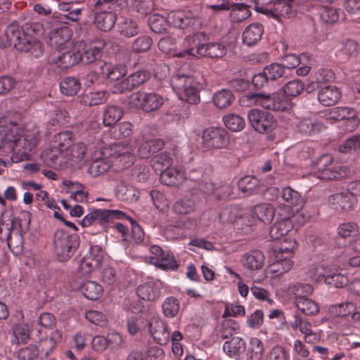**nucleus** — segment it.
<instances>
[{"mask_svg": "<svg viewBox=\"0 0 360 360\" xmlns=\"http://www.w3.org/2000/svg\"><path fill=\"white\" fill-rule=\"evenodd\" d=\"M152 44V39L148 35L143 34L133 41L131 49L136 53L146 52L150 49Z\"/></svg>", "mask_w": 360, "mask_h": 360, "instance_id": "338daca9", "label": "nucleus"}, {"mask_svg": "<svg viewBox=\"0 0 360 360\" xmlns=\"http://www.w3.org/2000/svg\"><path fill=\"white\" fill-rule=\"evenodd\" d=\"M225 126L233 131H239L245 126V120L238 115L229 114L224 117Z\"/></svg>", "mask_w": 360, "mask_h": 360, "instance_id": "052dcab7", "label": "nucleus"}, {"mask_svg": "<svg viewBox=\"0 0 360 360\" xmlns=\"http://www.w3.org/2000/svg\"><path fill=\"white\" fill-rule=\"evenodd\" d=\"M122 115L123 110L120 107L108 106L103 113V123L108 127L112 126L122 118Z\"/></svg>", "mask_w": 360, "mask_h": 360, "instance_id": "8fccbe9b", "label": "nucleus"}, {"mask_svg": "<svg viewBox=\"0 0 360 360\" xmlns=\"http://www.w3.org/2000/svg\"><path fill=\"white\" fill-rule=\"evenodd\" d=\"M116 22V16L112 12H99L96 13L94 22L96 27L104 32L110 30Z\"/></svg>", "mask_w": 360, "mask_h": 360, "instance_id": "ea45409f", "label": "nucleus"}, {"mask_svg": "<svg viewBox=\"0 0 360 360\" xmlns=\"http://www.w3.org/2000/svg\"><path fill=\"white\" fill-rule=\"evenodd\" d=\"M71 38V31L67 27L51 30L48 35L47 42L50 46L56 47V50H64L68 47Z\"/></svg>", "mask_w": 360, "mask_h": 360, "instance_id": "412c9836", "label": "nucleus"}, {"mask_svg": "<svg viewBox=\"0 0 360 360\" xmlns=\"http://www.w3.org/2000/svg\"><path fill=\"white\" fill-rule=\"evenodd\" d=\"M207 37L203 32L192 35V44L196 56L220 58L226 55V47L220 42L206 43Z\"/></svg>", "mask_w": 360, "mask_h": 360, "instance_id": "6e6552de", "label": "nucleus"}, {"mask_svg": "<svg viewBox=\"0 0 360 360\" xmlns=\"http://www.w3.org/2000/svg\"><path fill=\"white\" fill-rule=\"evenodd\" d=\"M139 141H142L138 148V155L142 158H148L154 153L160 150L164 147L165 143L162 139H155L146 140L144 134H141Z\"/></svg>", "mask_w": 360, "mask_h": 360, "instance_id": "393cba45", "label": "nucleus"}, {"mask_svg": "<svg viewBox=\"0 0 360 360\" xmlns=\"http://www.w3.org/2000/svg\"><path fill=\"white\" fill-rule=\"evenodd\" d=\"M229 11H230L229 15L231 20L235 22L245 20L251 15L249 7L244 4H235L231 2Z\"/></svg>", "mask_w": 360, "mask_h": 360, "instance_id": "79ce46f5", "label": "nucleus"}, {"mask_svg": "<svg viewBox=\"0 0 360 360\" xmlns=\"http://www.w3.org/2000/svg\"><path fill=\"white\" fill-rule=\"evenodd\" d=\"M294 241H290L289 246H285L284 244L281 245L276 255V260L269 266V271L271 274L278 276L292 269L293 262L291 258L294 255Z\"/></svg>", "mask_w": 360, "mask_h": 360, "instance_id": "9d476101", "label": "nucleus"}, {"mask_svg": "<svg viewBox=\"0 0 360 360\" xmlns=\"http://www.w3.org/2000/svg\"><path fill=\"white\" fill-rule=\"evenodd\" d=\"M67 50H55L47 57V63L53 65L60 70H65L76 65L79 59V54L75 47L66 48Z\"/></svg>", "mask_w": 360, "mask_h": 360, "instance_id": "f8f14e48", "label": "nucleus"}, {"mask_svg": "<svg viewBox=\"0 0 360 360\" xmlns=\"http://www.w3.org/2000/svg\"><path fill=\"white\" fill-rule=\"evenodd\" d=\"M251 214L252 217H255L258 220L265 224H269L274 218L275 208L270 203H259L252 208Z\"/></svg>", "mask_w": 360, "mask_h": 360, "instance_id": "7c9ffc66", "label": "nucleus"}, {"mask_svg": "<svg viewBox=\"0 0 360 360\" xmlns=\"http://www.w3.org/2000/svg\"><path fill=\"white\" fill-rule=\"evenodd\" d=\"M173 163V158L167 152H162L155 155L153 159V167L161 172L169 168Z\"/></svg>", "mask_w": 360, "mask_h": 360, "instance_id": "bf43d9fd", "label": "nucleus"}, {"mask_svg": "<svg viewBox=\"0 0 360 360\" xmlns=\"http://www.w3.org/2000/svg\"><path fill=\"white\" fill-rule=\"evenodd\" d=\"M325 116L328 120L340 121L354 118L355 112L348 107H336L328 110L326 112Z\"/></svg>", "mask_w": 360, "mask_h": 360, "instance_id": "c03bdc74", "label": "nucleus"}, {"mask_svg": "<svg viewBox=\"0 0 360 360\" xmlns=\"http://www.w3.org/2000/svg\"><path fill=\"white\" fill-rule=\"evenodd\" d=\"M104 155L109 159L112 166L117 169L130 167L134 162L135 156L131 147L127 143H115L105 149Z\"/></svg>", "mask_w": 360, "mask_h": 360, "instance_id": "39448f33", "label": "nucleus"}, {"mask_svg": "<svg viewBox=\"0 0 360 360\" xmlns=\"http://www.w3.org/2000/svg\"><path fill=\"white\" fill-rule=\"evenodd\" d=\"M73 143V134L70 131H62L54 136L53 145L63 153Z\"/></svg>", "mask_w": 360, "mask_h": 360, "instance_id": "49530a36", "label": "nucleus"}, {"mask_svg": "<svg viewBox=\"0 0 360 360\" xmlns=\"http://www.w3.org/2000/svg\"><path fill=\"white\" fill-rule=\"evenodd\" d=\"M109 94L105 91H94L83 96L82 102L86 105H97L105 102Z\"/></svg>", "mask_w": 360, "mask_h": 360, "instance_id": "864d4df0", "label": "nucleus"}, {"mask_svg": "<svg viewBox=\"0 0 360 360\" xmlns=\"http://www.w3.org/2000/svg\"><path fill=\"white\" fill-rule=\"evenodd\" d=\"M264 255L258 250L252 251L243 255V266L249 271H254L261 269L264 264Z\"/></svg>", "mask_w": 360, "mask_h": 360, "instance_id": "c756f323", "label": "nucleus"}, {"mask_svg": "<svg viewBox=\"0 0 360 360\" xmlns=\"http://www.w3.org/2000/svg\"><path fill=\"white\" fill-rule=\"evenodd\" d=\"M168 24L167 18L160 14H153L149 18L150 29L155 33L160 34L166 31Z\"/></svg>", "mask_w": 360, "mask_h": 360, "instance_id": "69168bd1", "label": "nucleus"}, {"mask_svg": "<svg viewBox=\"0 0 360 360\" xmlns=\"http://www.w3.org/2000/svg\"><path fill=\"white\" fill-rule=\"evenodd\" d=\"M308 60V56L305 54L299 56L295 54H288L282 58L281 65L284 66V69H292L302 64V65L297 69L296 73L300 76H305L310 70V67L307 63Z\"/></svg>", "mask_w": 360, "mask_h": 360, "instance_id": "4be33fe9", "label": "nucleus"}, {"mask_svg": "<svg viewBox=\"0 0 360 360\" xmlns=\"http://www.w3.org/2000/svg\"><path fill=\"white\" fill-rule=\"evenodd\" d=\"M164 103L165 98L153 92L137 91L133 93L129 98L130 105L147 112L160 109Z\"/></svg>", "mask_w": 360, "mask_h": 360, "instance_id": "1a4fd4ad", "label": "nucleus"}, {"mask_svg": "<svg viewBox=\"0 0 360 360\" xmlns=\"http://www.w3.org/2000/svg\"><path fill=\"white\" fill-rule=\"evenodd\" d=\"M300 133L304 135H314L326 129L325 124L317 119L304 118L297 125Z\"/></svg>", "mask_w": 360, "mask_h": 360, "instance_id": "f704fd0d", "label": "nucleus"}, {"mask_svg": "<svg viewBox=\"0 0 360 360\" xmlns=\"http://www.w3.org/2000/svg\"><path fill=\"white\" fill-rule=\"evenodd\" d=\"M185 179L184 169L177 167L163 170L160 176V182L169 186H179Z\"/></svg>", "mask_w": 360, "mask_h": 360, "instance_id": "a878e982", "label": "nucleus"}, {"mask_svg": "<svg viewBox=\"0 0 360 360\" xmlns=\"http://www.w3.org/2000/svg\"><path fill=\"white\" fill-rule=\"evenodd\" d=\"M223 349L230 357L238 359L240 354L245 351V343L242 338L234 337L225 342Z\"/></svg>", "mask_w": 360, "mask_h": 360, "instance_id": "4c0bfd02", "label": "nucleus"}, {"mask_svg": "<svg viewBox=\"0 0 360 360\" xmlns=\"http://www.w3.org/2000/svg\"><path fill=\"white\" fill-rule=\"evenodd\" d=\"M86 151V146L82 143H72L68 150L64 153L65 163L70 161L77 163L84 158Z\"/></svg>", "mask_w": 360, "mask_h": 360, "instance_id": "37998d69", "label": "nucleus"}, {"mask_svg": "<svg viewBox=\"0 0 360 360\" xmlns=\"http://www.w3.org/2000/svg\"><path fill=\"white\" fill-rule=\"evenodd\" d=\"M147 327L153 339L160 345H165L169 340L167 324L158 316H152L147 321Z\"/></svg>", "mask_w": 360, "mask_h": 360, "instance_id": "f3484780", "label": "nucleus"}, {"mask_svg": "<svg viewBox=\"0 0 360 360\" xmlns=\"http://www.w3.org/2000/svg\"><path fill=\"white\" fill-rule=\"evenodd\" d=\"M293 0H276L274 2L271 17L281 20V18H290L296 15Z\"/></svg>", "mask_w": 360, "mask_h": 360, "instance_id": "b1692460", "label": "nucleus"}, {"mask_svg": "<svg viewBox=\"0 0 360 360\" xmlns=\"http://www.w3.org/2000/svg\"><path fill=\"white\" fill-rule=\"evenodd\" d=\"M116 196L122 201L134 202L139 198V191L131 185L120 183L115 191Z\"/></svg>", "mask_w": 360, "mask_h": 360, "instance_id": "e433bc0d", "label": "nucleus"}, {"mask_svg": "<svg viewBox=\"0 0 360 360\" xmlns=\"http://www.w3.org/2000/svg\"><path fill=\"white\" fill-rule=\"evenodd\" d=\"M248 118L250 125L259 133L270 131L275 123L274 117L271 114L257 109L250 111Z\"/></svg>", "mask_w": 360, "mask_h": 360, "instance_id": "2eb2a0df", "label": "nucleus"}, {"mask_svg": "<svg viewBox=\"0 0 360 360\" xmlns=\"http://www.w3.org/2000/svg\"><path fill=\"white\" fill-rule=\"evenodd\" d=\"M98 74L102 75L110 81L117 82L121 79L127 73L124 66L114 65L108 63H100Z\"/></svg>", "mask_w": 360, "mask_h": 360, "instance_id": "bb28decb", "label": "nucleus"}, {"mask_svg": "<svg viewBox=\"0 0 360 360\" xmlns=\"http://www.w3.org/2000/svg\"><path fill=\"white\" fill-rule=\"evenodd\" d=\"M5 34L8 41L13 43L15 46H18L22 43L23 34L20 28L19 25L13 22L11 23L5 30Z\"/></svg>", "mask_w": 360, "mask_h": 360, "instance_id": "13d9d810", "label": "nucleus"}, {"mask_svg": "<svg viewBox=\"0 0 360 360\" xmlns=\"http://www.w3.org/2000/svg\"><path fill=\"white\" fill-rule=\"evenodd\" d=\"M58 9L62 11H68L67 14H60L61 18L63 17L72 22H75L79 19L81 15L82 9L73 8V1H61L58 3Z\"/></svg>", "mask_w": 360, "mask_h": 360, "instance_id": "5fc2aeb1", "label": "nucleus"}, {"mask_svg": "<svg viewBox=\"0 0 360 360\" xmlns=\"http://www.w3.org/2000/svg\"><path fill=\"white\" fill-rule=\"evenodd\" d=\"M233 98L234 97L230 91L222 89L215 93L212 99L216 107L219 109H223L231 105Z\"/></svg>", "mask_w": 360, "mask_h": 360, "instance_id": "6e6d98bb", "label": "nucleus"}, {"mask_svg": "<svg viewBox=\"0 0 360 360\" xmlns=\"http://www.w3.org/2000/svg\"><path fill=\"white\" fill-rule=\"evenodd\" d=\"M79 244L77 235L58 229L54 234L53 248L58 259L64 262L70 259Z\"/></svg>", "mask_w": 360, "mask_h": 360, "instance_id": "20e7f679", "label": "nucleus"}, {"mask_svg": "<svg viewBox=\"0 0 360 360\" xmlns=\"http://www.w3.org/2000/svg\"><path fill=\"white\" fill-rule=\"evenodd\" d=\"M288 292L294 295V300H297L298 298L308 297L313 293L314 288L309 283H297L289 285Z\"/></svg>", "mask_w": 360, "mask_h": 360, "instance_id": "de8ad7c7", "label": "nucleus"}, {"mask_svg": "<svg viewBox=\"0 0 360 360\" xmlns=\"http://www.w3.org/2000/svg\"><path fill=\"white\" fill-rule=\"evenodd\" d=\"M105 46L102 41H96L86 45L82 55H79V59L86 64L94 63L102 56V51Z\"/></svg>", "mask_w": 360, "mask_h": 360, "instance_id": "cd10ccee", "label": "nucleus"}, {"mask_svg": "<svg viewBox=\"0 0 360 360\" xmlns=\"http://www.w3.org/2000/svg\"><path fill=\"white\" fill-rule=\"evenodd\" d=\"M280 198L283 200L278 206V215L282 219H289L298 213L304 204V198L290 186L282 188Z\"/></svg>", "mask_w": 360, "mask_h": 360, "instance_id": "7ed1b4c3", "label": "nucleus"}, {"mask_svg": "<svg viewBox=\"0 0 360 360\" xmlns=\"http://www.w3.org/2000/svg\"><path fill=\"white\" fill-rule=\"evenodd\" d=\"M331 267L330 266L320 263L313 264L309 266L306 274L309 279L313 282H326V279L328 278Z\"/></svg>", "mask_w": 360, "mask_h": 360, "instance_id": "c9c22d12", "label": "nucleus"}, {"mask_svg": "<svg viewBox=\"0 0 360 360\" xmlns=\"http://www.w3.org/2000/svg\"><path fill=\"white\" fill-rule=\"evenodd\" d=\"M1 147L12 151L13 162L27 160L40 141V131L36 126L20 129L15 122H11L0 130Z\"/></svg>", "mask_w": 360, "mask_h": 360, "instance_id": "f257e3e1", "label": "nucleus"}, {"mask_svg": "<svg viewBox=\"0 0 360 360\" xmlns=\"http://www.w3.org/2000/svg\"><path fill=\"white\" fill-rule=\"evenodd\" d=\"M248 105H258L267 110L283 111L288 108V100L281 98L278 94H248L243 97Z\"/></svg>", "mask_w": 360, "mask_h": 360, "instance_id": "0eeeda50", "label": "nucleus"}, {"mask_svg": "<svg viewBox=\"0 0 360 360\" xmlns=\"http://www.w3.org/2000/svg\"><path fill=\"white\" fill-rule=\"evenodd\" d=\"M290 325L294 330H299L303 335L304 340L307 343H315L320 340V335L314 331L311 322L298 314H294L293 321Z\"/></svg>", "mask_w": 360, "mask_h": 360, "instance_id": "dca6fc26", "label": "nucleus"}, {"mask_svg": "<svg viewBox=\"0 0 360 360\" xmlns=\"http://www.w3.org/2000/svg\"><path fill=\"white\" fill-rule=\"evenodd\" d=\"M110 162L105 158L97 159L93 161L88 168V172L92 176H98L106 172L110 167Z\"/></svg>", "mask_w": 360, "mask_h": 360, "instance_id": "680f3d73", "label": "nucleus"}, {"mask_svg": "<svg viewBox=\"0 0 360 360\" xmlns=\"http://www.w3.org/2000/svg\"><path fill=\"white\" fill-rule=\"evenodd\" d=\"M328 203L330 207L338 211H348L353 209L357 203V198H355L348 191H345L331 195L328 198Z\"/></svg>", "mask_w": 360, "mask_h": 360, "instance_id": "a211bd4d", "label": "nucleus"}, {"mask_svg": "<svg viewBox=\"0 0 360 360\" xmlns=\"http://www.w3.org/2000/svg\"><path fill=\"white\" fill-rule=\"evenodd\" d=\"M81 84L77 79L73 77L65 78L60 83V89L62 94L67 96H74L80 90Z\"/></svg>", "mask_w": 360, "mask_h": 360, "instance_id": "3c124183", "label": "nucleus"}, {"mask_svg": "<svg viewBox=\"0 0 360 360\" xmlns=\"http://www.w3.org/2000/svg\"><path fill=\"white\" fill-rule=\"evenodd\" d=\"M199 84V74H178L171 79V85L179 99L191 104L200 101Z\"/></svg>", "mask_w": 360, "mask_h": 360, "instance_id": "f03ea898", "label": "nucleus"}, {"mask_svg": "<svg viewBox=\"0 0 360 360\" xmlns=\"http://www.w3.org/2000/svg\"><path fill=\"white\" fill-rule=\"evenodd\" d=\"M202 146L207 149H217L226 147L229 143L226 131L221 128L211 127L202 134Z\"/></svg>", "mask_w": 360, "mask_h": 360, "instance_id": "4468645a", "label": "nucleus"}, {"mask_svg": "<svg viewBox=\"0 0 360 360\" xmlns=\"http://www.w3.org/2000/svg\"><path fill=\"white\" fill-rule=\"evenodd\" d=\"M75 288L79 290L86 298L91 300L100 298L103 292L102 285L92 281H84Z\"/></svg>", "mask_w": 360, "mask_h": 360, "instance_id": "72a5a7b5", "label": "nucleus"}, {"mask_svg": "<svg viewBox=\"0 0 360 360\" xmlns=\"http://www.w3.org/2000/svg\"><path fill=\"white\" fill-rule=\"evenodd\" d=\"M289 354L286 349L281 345H274L268 352L266 360H289Z\"/></svg>", "mask_w": 360, "mask_h": 360, "instance_id": "774afa93", "label": "nucleus"}, {"mask_svg": "<svg viewBox=\"0 0 360 360\" xmlns=\"http://www.w3.org/2000/svg\"><path fill=\"white\" fill-rule=\"evenodd\" d=\"M295 306L306 316H315L320 310L319 304L309 298H298L294 300Z\"/></svg>", "mask_w": 360, "mask_h": 360, "instance_id": "58836bf2", "label": "nucleus"}, {"mask_svg": "<svg viewBox=\"0 0 360 360\" xmlns=\"http://www.w3.org/2000/svg\"><path fill=\"white\" fill-rule=\"evenodd\" d=\"M304 89V83L300 79H293L287 82L282 87V92L286 98H293L299 96Z\"/></svg>", "mask_w": 360, "mask_h": 360, "instance_id": "603ef678", "label": "nucleus"}, {"mask_svg": "<svg viewBox=\"0 0 360 360\" xmlns=\"http://www.w3.org/2000/svg\"><path fill=\"white\" fill-rule=\"evenodd\" d=\"M41 158L44 164L48 167H56L65 163L64 160V153L53 145V146L46 148L41 155Z\"/></svg>", "mask_w": 360, "mask_h": 360, "instance_id": "2f4dec72", "label": "nucleus"}, {"mask_svg": "<svg viewBox=\"0 0 360 360\" xmlns=\"http://www.w3.org/2000/svg\"><path fill=\"white\" fill-rule=\"evenodd\" d=\"M158 47L162 52L173 57L190 59L195 56L192 44V36L184 39L179 45L175 37H165L159 41Z\"/></svg>", "mask_w": 360, "mask_h": 360, "instance_id": "423d86ee", "label": "nucleus"}, {"mask_svg": "<svg viewBox=\"0 0 360 360\" xmlns=\"http://www.w3.org/2000/svg\"><path fill=\"white\" fill-rule=\"evenodd\" d=\"M316 175L319 179L333 180L342 176L341 168L333 163V158L330 155H323L316 162Z\"/></svg>", "mask_w": 360, "mask_h": 360, "instance_id": "ddd939ff", "label": "nucleus"}, {"mask_svg": "<svg viewBox=\"0 0 360 360\" xmlns=\"http://www.w3.org/2000/svg\"><path fill=\"white\" fill-rule=\"evenodd\" d=\"M263 33L264 27L261 24H250L243 32V41L248 46H253L261 39Z\"/></svg>", "mask_w": 360, "mask_h": 360, "instance_id": "473e14b6", "label": "nucleus"}, {"mask_svg": "<svg viewBox=\"0 0 360 360\" xmlns=\"http://www.w3.org/2000/svg\"><path fill=\"white\" fill-rule=\"evenodd\" d=\"M243 212L237 206H230L223 209L219 214V221L223 225L232 224L241 217Z\"/></svg>", "mask_w": 360, "mask_h": 360, "instance_id": "a19ab883", "label": "nucleus"}, {"mask_svg": "<svg viewBox=\"0 0 360 360\" xmlns=\"http://www.w3.org/2000/svg\"><path fill=\"white\" fill-rule=\"evenodd\" d=\"M347 283V278L343 274L338 273V271L333 267H331L325 282L326 284L333 285L335 288H342L346 285Z\"/></svg>", "mask_w": 360, "mask_h": 360, "instance_id": "0e129e2a", "label": "nucleus"}, {"mask_svg": "<svg viewBox=\"0 0 360 360\" xmlns=\"http://www.w3.org/2000/svg\"><path fill=\"white\" fill-rule=\"evenodd\" d=\"M180 304L174 297H167L162 304L163 314L168 318L175 317L179 311Z\"/></svg>", "mask_w": 360, "mask_h": 360, "instance_id": "4d7b16f0", "label": "nucleus"}, {"mask_svg": "<svg viewBox=\"0 0 360 360\" xmlns=\"http://www.w3.org/2000/svg\"><path fill=\"white\" fill-rule=\"evenodd\" d=\"M341 96V91L336 86L326 85L319 89L317 98L320 104L328 107L336 104Z\"/></svg>", "mask_w": 360, "mask_h": 360, "instance_id": "5701e85b", "label": "nucleus"}, {"mask_svg": "<svg viewBox=\"0 0 360 360\" xmlns=\"http://www.w3.org/2000/svg\"><path fill=\"white\" fill-rule=\"evenodd\" d=\"M162 283L159 280H150L141 284L136 290L137 295L146 301H155L161 295Z\"/></svg>", "mask_w": 360, "mask_h": 360, "instance_id": "6ab92c4d", "label": "nucleus"}, {"mask_svg": "<svg viewBox=\"0 0 360 360\" xmlns=\"http://www.w3.org/2000/svg\"><path fill=\"white\" fill-rule=\"evenodd\" d=\"M239 330L238 324L233 319H226L221 322L219 328V335L224 339L237 333Z\"/></svg>", "mask_w": 360, "mask_h": 360, "instance_id": "e2e57ef3", "label": "nucleus"}, {"mask_svg": "<svg viewBox=\"0 0 360 360\" xmlns=\"http://www.w3.org/2000/svg\"><path fill=\"white\" fill-rule=\"evenodd\" d=\"M275 223L270 229L269 234L272 239L279 240L283 236L287 235L290 229L292 228V224L287 219H282Z\"/></svg>", "mask_w": 360, "mask_h": 360, "instance_id": "09e8293b", "label": "nucleus"}, {"mask_svg": "<svg viewBox=\"0 0 360 360\" xmlns=\"http://www.w3.org/2000/svg\"><path fill=\"white\" fill-rule=\"evenodd\" d=\"M168 23L179 29H186L193 26L198 19L190 11H176L169 13L167 15Z\"/></svg>", "mask_w": 360, "mask_h": 360, "instance_id": "aec40b11", "label": "nucleus"}, {"mask_svg": "<svg viewBox=\"0 0 360 360\" xmlns=\"http://www.w3.org/2000/svg\"><path fill=\"white\" fill-rule=\"evenodd\" d=\"M264 344L259 339L252 338L250 340L247 360H262L264 354Z\"/></svg>", "mask_w": 360, "mask_h": 360, "instance_id": "a18cd8bd", "label": "nucleus"}, {"mask_svg": "<svg viewBox=\"0 0 360 360\" xmlns=\"http://www.w3.org/2000/svg\"><path fill=\"white\" fill-rule=\"evenodd\" d=\"M150 256L146 257V262L163 270H175L178 265L174 255L169 251H164L158 245H152L149 249Z\"/></svg>", "mask_w": 360, "mask_h": 360, "instance_id": "9b49d317", "label": "nucleus"}, {"mask_svg": "<svg viewBox=\"0 0 360 360\" xmlns=\"http://www.w3.org/2000/svg\"><path fill=\"white\" fill-rule=\"evenodd\" d=\"M63 339V333L60 330L56 329L53 330L49 338H44L40 340L39 346V353L44 356H48L53 352L57 344L60 342Z\"/></svg>", "mask_w": 360, "mask_h": 360, "instance_id": "c85d7f7f", "label": "nucleus"}]
</instances>
